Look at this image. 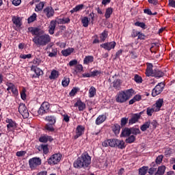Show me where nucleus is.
Here are the masks:
<instances>
[{"mask_svg":"<svg viewBox=\"0 0 175 175\" xmlns=\"http://www.w3.org/2000/svg\"><path fill=\"white\" fill-rule=\"evenodd\" d=\"M140 118V115L135 113L132 116V124H136Z\"/></svg>","mask_w":175,"mask_h":175,"instance_id":"nucleus-49","label":"nucleus"},{"mask_svg":"<svg viewBox=\"0 0 175 175\" xmlns=\"http://www.w3.org/2000/svg\"><path fill=\"white\" fill-rule=\"evenodd\" d=\"M19 58H21L22 59H29L31 58H32V55L31 54H27V55H25V54H21L19 56Z\"/></svg>","mask_w":175,"mask_h":175,"instance_id":"nucleus-54","label":"nucleus"},{"mask_svg":"<svg viewBox=\"0 0 175 175\" xmlns=\"http://www.w3.org/2000/svg\"><path fill=\"white\" fill-rule=\"evenodd\" d=\"M142 99V95L136 94L133 98H132V104L135 103V102H139V100Z\"/></svg>","mask_w":175,"mask_h":175,"instance_id":"nucleus-53","label":"nucleus"},{"mask_svg":"<svg viewBox=\"0 0 175 175\" xmlns=\"http://www.w3.org/2000/svg\"><path fill=\"white\" fill-rule=\"evenodd\" d=\"M91 165V156L84 152L73 163L75 169H87Z\"/></svg>","mask_w":175,"mask_h":175,"instance_id":"nucleus-2","label":"nucleus"},{"mask_svg":"<svg viewBox=\"0 0 175 175\" xmlns=\"http://www.w3.org/2000/svg\"><path fill=\"white\" fill-rule=\"evenodd\" d=\"M7 124V133H10V132H14L17 129V123H16L13 120L7 118L5 120Z\"/></svg>","mask_w":175,"mask_h":175,"instance_id":"nucleus-7","label":"nucleus"},{"mask_svg":"<svg viewBox=\"0 0 175 175\" xmlns=\"http://www.w3.org/2000/svg\"><path fill=\"white\" fill-rule=\"evenodd\" d=\"M6 85L8 87L7 91H11L14 96H17V95H18V90H17V88L14 84L12 83H7Z\"/></svg>","mask_w":175,"mask_h":175,"instance_id":"nucleus-11","label":"nucleus"},{"mask_svg":"<svg viewBox=\"0 0 175 175\" xmlns=\"http://www.w3.org/2000/svg\"><path fill=\"white\" fill-rule=\"evenodd\" d=\"M165 89V83L161 82L158 83L154 88L152 90V96L155 97L160 94H162V92Z\"/></svg>","mask_w":175,"mask_h":175,"instance_id":"nucleus-6","label":"nucleus"},{"mask_svg":"<svg viewBox=\"0 0 175 175\" xmlns=\"http://www.w3.org/2000/svg\"><path fill=\"white\" fill-rule=\"evenodd\" d=\"M74 106L75 107H78L79 111H83L85 109V104L81 100H78Z\"/></svg>","mask_w":175,"mask_h":175,"instance_id":"nucleus-24","label":"nucleus"},{"mask_svg":"<svg viewBox=\"0 0 175 175\" xmlns=\"http://www.w3.org/2000/svg\"><path fill=\"white\" fill-rule=\"evenodd\" d=\"M27 154V152L25 151H18L16 153V157H24V155Z\"/></svg>","mask_w":175,"mask_h":175,"instance_id":"nucleus-60","label":"nucleus"},{"mask_svg":"<svg viewBox=\"0 0 175 175\" xmlns=\"http://www.w3.org/2000/svg\"><path fill=\"white\" fill-rule=\"evenodd\" d=\"M21 98L23 100H25L27 99V94H25V90H23L21 93Z\"/></svg>","mask_w":175,"mask_h":175,"instance_id":"nucleus-59","label":"nucleus"},{"mask_svg":"<svg viewBox=\"0 0 175 175\" xmlns=\"http://www.w3.org/2000/svg\"><path fill=\"white\" fill-rule=\"evenodd\" d=\"M63 121H65V122H69L70 121V117L69 116L64 114L63 115Z\"/></svg>","mask_w":175,"mask_h":175,"instance_id":"nucleus-63","label":"nucleus"},{"mask_svg":"<svg viewBox=\"0 0 175 175\" xmlns=\"http://www.w3.org/2000/svg\"><path fill=\"white\" fill-rule=\"evenodd\" d=\"M42 165V159L39 157H33L29 160V166L31 170H36L38 166Z\"/></svg>","mask_w":175,"mask_h":175,"instance_id":"nucleus-4","label":"nucleus"},{"mask_svg":"<svg viewBox=\"0 0 175 175\" xmlns=\"http://www.w3.org/2000/svg\"><path fill=\"white\" fill-rule=\"evenodd\" d=\"M58 21L59 24H68V23H70V19H69V18H63L59 19Z\"/></svg>","mask_w":175,"mask_h":175,"instance_id":"nucleus-52","label":"nucleus"},{"mask_svg":"<svg viewBox=\"0 0 175 175\" xmlns=\"http://www.w3.org/2000/svg\"><path fill=\"white\" fill-rule=\"evenodd\" d=\"M151 76L152 77H155L156 79H161V77H163L165 76V72H163L162 70L154 69Z\"/></svg>","mask_w":175,"mask_h":175,"instance_id":"nucleus-16","label":"nucleus"},{"mask_svg":"<svg viewBox=\"0 0 175 175\" xmlns=\"http://www.w3.org/2000/svg\"><path fill=\"white\" fill-rule=\"evenodd\" d=\"M59 76V72L57 71L56 70H53L49 76V79L50 80H55V79H58Z\"/></svg>","mask_w":175,"mask_h":175,"instance_id":"nucleus-28","label":"nucleus"},{"mask_svg":"<svg viewBox=\"0 0 175 175\" xmlns=\"http://www.w3.org/2000/svg\"><path fill=\"white\" fill-rule=\"evenodd\" d=\"M165 170H166V166L165 165L159 166L158 167L157 172L154 174V175H164Z\"/></svg>","mask_w":175,"mask_h":175,"instance_id":"nucleus-29","label":"nucleus"},{"mask_svg":"<svg viewBox=\"0 0 175 175\" xmlns=\"http://www.w3.org/2000/svg\"><path fill=\"white\" fill-rule=\"evenodd\" d=\"M154 106H156L155 111H160L161 107L163 106V98H159Z\"/></svg>","mask_w":175,"mask_h":175,"instance_id":"nucleus-20","label":"nucleus"},{"mask_svg":"<svg viewBox=\"0 0 175 175\" xmlns=\"http://www.w3.org/2000/svg\"><path fill=\"white\" fill-rule=\"evenodd\" d=\"M69 83H70V79L69 77H65L62 82V85L63 87H68L69 85Z\"/></svg>","mask_w":175,"mask_h":175,"instance_id":"nucleus-45","label":"nucleus"},{"mask_svg":"<svg viewBox=\"0 0 175 175\" xmlns=\"http://www.w3.org/2000/svg\"><path fill=\"white\" fill-rule=\"evenodd\" d=\"M45 121L50 122V124H55L57 122V117L54 115L46 116L44 118Z\"/></svg>","mask_w":175,"mask_h":175,"instance_id":"nucleus-22","label":"nucleus"},{"mask_svg":"<svg viewBox=\"0 0 175 175\" xmlns=\"http://www.w3.org/2000/svg\"><path fill=\"white\" fill-rule=\"evenodd\" d=\"M83 8L84 5L79 4L77 5L75 8H74L72 10H71L70 12V13H76L77 12H80V10H83Z\"/></svg>","mask_w":175,"mask_h":175,"instance_id":"nucleus-36","label":"nucleus"},{"mask_svg":"<svg viewBox=\"0 0 175 175\" xmlns=\"http://www.w3.org/2000/svg\"><path fill=\"white\" fill-rule=\"evenodd\" d=\"M111 14H113V9L111 8H108L105 10V17L107 20L111 17Z\"/></svg>","mask_w":175,"mask_h":175,"instance_id":"nucleus-33","label":"nucleus"},{"mask_svg":"<svg viewBox=\"0 0 175 175\" xmlns=\"http://www.w3.org/2000/svg\"><path fill=\"white\" fill-rule=\"evenodd\" d=\"M75 51V49L73 48H68L67 49H64L62 51V54L64 55V57H68L72 54Z\"/></svg>","mask_w":175,"mask_h":175,"instance_id":"nucleus-26","label":"nucleus"},{"mask_svg":"<svg viewBox=\"0 0 175 175\" xmlns=\"http://www.w3.org/2000/svg\"><path fill=\"white\" fill-rule=\"evenodd\" d=\"M55 27H57V21H51L49 26V32L50 35H54V31H55Z\"/></svg>","mask_w":175,"mask_h":175,"instance_id":"nucleus-19","label":"nucleus"},{"mask_svg":"<svg viewBox=\"0 0 175 175\" xmlns=\"http://www.w3.org/2000/svg\"><path fill=\"white\" fill-rule=\"evenodd\" d=\"M49 109H50V104L48 102H44L38 109V113L42 116V114H46L49 111Z\"/></svg>","mask_w":175,"mask_h":175,"instance_id":"nucleus-10","label":"nucleus"},{"mask_svg":"<svg viewBox=\"0 0 175 175\" xmlns=\"http://www.w3.org/2000/svg\"><path fill=\"white\" fill-rule=\"evenodd\" d=\"M53 124L48 123L45 125L44 128L46 131H48L49 132H54L55 129L54 127L53 126Z\"/></svg>","mask_w":175,"mask_h":175,"instance_id":"nucleus-48","label":"nucleus"},{"mask_svg":"<svg viewBox=\"0 0 175 175\" xmlns=\"http://www.w3.org/2000/svg\"><path fill=\"white\" fill-rule=\"evenodd\" d=\"M36 17H38V16L36 15V13H33L31 16L28 18L27 19L28 24H31V23H33V21H36Z\"/></svg>","mask_w":175,"mask_h":175,"instance_id":"nucleus-46","label":"nucleus"},{"mask_svg":"<svg viewBox=\"0 0 175 175\" xmlns=\"http://www.w3.org/2000/svg\"><path fill=\"white\" fill-rule=\"evenodd\" d=\"M58 53V50L55 48H52L51 52L48 51L47 54L49 57H51V58H53V57H57V54Z\"/></svg>","mask_w":175,"mask_h":175,"instance_id":"nucleus-37","label":"nucleus"},{"mask_svg":"<svg viewBox=\"0 0 175 175\" xmlns=\"http://www.w3.org/2000/svg\"><path fill=\"white\" fill-rule=\"evenodd\" d=\"M116 42L112 41L110 42H106L104 44H100V47L105 49V50H107V51H110V50L115 49L116 47Z\"/></svg>","mask_w":175,"mask_h":175,"instance_id":"nucleus-13","label":"nucleus"},{"mask_svg":"<svg viewBox=\"0 0 175 175\" xmlns=\"http://www.w3.org/2000/svg\"><path fill=\"white\" fill-rule=\"evenodd\" d=\"M12 22L18 28H20V27H21V21L20 19V17L13 16Z\"/></svg>","mask_w":175,"mask_h":175,"instance_id":"nucleus-30","label":"nucleus"},{"mask_svg":"<svg viewBox=\"0 0 175 175\" xmlns=\"http://www.w3.org/2000/svg\"><path fill=\"white\" fill-rule=\"evenodd\" d=\"M81 23L83 24V27L87 28V27H88V25L90 24V19H88V17L85 16L81 19Z\"/></svg>","mask_w":175,"mask_h":175,"instance_id":"nucleus-42","label":"nucleus"},{"mask_svg":"<svg viewBox=\"0 0 175 175\" xmlns=\"http://www.w3.org/2000/svg\"><path fill=\"white\" fill-rule=\"evenodd\" d=\"M128 123V118H122L120 120L121 126H125Z\"/></svg>","mask_w":175,"mask_h":175,"instance_id":"nucleus-57","label":"nucleus"},{"mask_svg":"<svg viewBox=\"0 0 175 175\" xmlns=\"http://www.w3.org/2000/svg\"><path fill=\"white\" fill-rule=\"evenodd\" d=\"M77 94V88H74L70 92V96H74V95H76Z\"/></svg>","mask_w":175,"mask_h":175,"instance_id":"nucleus-61","label":"nucleus"},{"mask_svg":"<svg viewBox=\"0 0 175 175\" xmlns=\"http://www.w3.org/2000/svg\"><path fill=\"white\" fill-rule=\"evenodd\" d=\"M169 2V6H170L171 8H175V1L174 0H168Z\"/></svg>","mask_w":175,"mask_h":175,"instance_id":"nucleus-64","label":"nucleus"},{"mask_svg":"<svg viewBox=\"0 0 175 175\" xmlns=\"http://www.w3.org/2000/svg\"><path fill=\"white\" fill-rule=\"evenodd\" d=\"M133 79L135 81V83H137V84H142V83H143V78H142V77L137 74L134 75Z\"/></svg>","mask_w":175,"mask_h":175,"instance_id":"nucleus-43","label":"nucleus"},{"mask_svg":"<svg viewBox=\"0 0 175 175\" xmlns=\"http://www.w3.org/2000/svg\"><path fill=\"white\" fill-rule=\"evenodd\" d=\"M85 130V128H84L83 126H81V125L77 126L75 131L76 135L75 136V139H79V137H80V136H81L83 133H84Z\"/></svg>","mask_w":175,"mask_h":175,"instance_id":"nucleus-14","label":"nucleus"},{"mask_svg":"<svg viewBox=\"0 0 175 175\" xmlns=\"http://www.w3.org/2000/svg\"><path fill=\"white\" fill-rule=\"evenodd\" d=\"M21 3V0H13L12 1V5H14V6H18Z\"/></svg>","mask_w":175,"mask_h":175,"instance_id":"nucleus-62","label":"nucleus"},{"mask_svg":"<svg viewBox=\"0 0 175 175\" xmlns=\"http://www.w3.org/2000/svg\"><path fill=\"white\" fill-rule=\"evenodd\" d=\"M152 167H150V169H148V173L150 175H153L154 173H155L157 172V168H155V166H157V164H155V163H152Z\"/></svg>","mask_w":175,"mask_h":175,"instance_id":"nucleus-39","label":"nucleus"},{"mask_svg":"<svg viewBox=\"0 0 175 175\" xmlns=\"http://www.w3.org/2000/svg\"><path fill=\"white\" fill-rule=\"evenodd\" d=\"M43 8H44V1L40 2L36 7V12H40L43 10Z\"/></svg>","mask_w":175,"mask_h":175,"instance_id":"nucleus-40","label":"nucleus"},{"mask_svg":"<svg viewBox=\"0 0 175 175\" xmlns=\"http://www.w3.org/2000/svg\"><path fill=\"white\" fill-rule=\"evenodd\" d=\"M162 161H163V154H160L156 158L155 165H161V163H162Z\"/></svg>","mask_w":175,"mask_h":175,"instance_id":"nucleus-50","label":"nucleus"},{"mask_svg":"<svg viewBox=\"0 0 175 175\" xmlns=\"http://www.w3.org/2000/svg\"><path fill=\"white\" fill-rule=\"evenodd\" d=\"M39 142L40 143H47L48 142H53V138L51 136L43 135L39 138Z\"/></svg>","mask_w":175,"mask_h":175,"instance_id":"nucleus-23","label":"nucleus"},{"mask_svg":"<svg viewBox=\"0 0 175 175\" xmlns=\"http://www.w3.org/2000/svg\"><path fill=\"white\" fill-rule=\"evenodd\" d=\"M40 148L42 150L44 154H49V146L46 144H41Z\"/></svg>","mask_w":175,"mask_h":175,"instance_id":"nucleus-47","label":"nucleus"},{"mask_svg":"<svg viewBox=\"0 0 175 175\" xmlns=\"http://www.w3.org/2000/svg\"><path fill=\"white\" fill-rule=\"evenodd\" d=\"M94 61V56L92 55H88L85 56L83 59V64L84 65H90Z\"/></svg>","mask_w":175,"mask_h":175,"instance_id":"nucleus-27","label":"nucleus"},{"mask_svg":"<svg viewBox=\"0 0 175 175\" xmlns=\"http://www.w3.org/2000/svg\"><path fill=\"white\" fill-rule=\"evenodd\" d=\"M31 70H34L36 76H38V77L42 76V75H43V71L40 68H39L38 67L32 66L31 67Z\"/></svg>","mask_w":175,"mask_h":175,"instance_id":"nucleus-38","label":"nucleus"},{"mask_svg":"<svg viewBox=\"0 0 175 175\" xmlns=\"http://www.w3.org/2000/svg\"><path fill=\"white\" fill-rule=\"evenodd\" d=\"M133 33L134 38H136V36H137L138 40H146V38H147V36L144 35V33L140 31L133 30Z\"/></svg>","mask_w":175,"mask_h":175,"instance_id":"nucleus-18","label":"nucleus"},{"mask_svg":"<svg viewBox=\"0 0 175 175\" xmlns=\"http://www.w3.org/2000/svg\"><path fill=\"white\" fill-rule=\"evenodd\" d=\"M154 111H155L154 108L148 107L146 109V113H147V116H148L149 117H151L152 116V113H154Z\"/></svg>","mask_w":175,"mask_h":175,"instance_id":"nucleus-55","label":"nucleus"},{"mask_svg":"<svg viewBox=\"0 0 175 175\" xmlns=\"http://www.w3.org/2000/svg\"><path fill=\"white\" fill-rule=\"evenodd\" d=\"M142 132L139 128L133 127L132 128V134L133 135H140Z\"/></svg>","mask_w":175,"mask_h":175,"instance_id":"nucleus-56","label":"nucleus"},{"mask_svg":"<svg viewBox=\"0 0 175 175\" xmlns=\"http://www.w3.org/2000/svg\"><path fill=\"white\" fill-rule=\"evenodd\" d=\"M112 131L115 135H118V133H120V131H121V126H120V124H115L112 126Z\"/></svg>","mask_w":175,"mask_h":175,"instance_id":"nucleus-34","label":"nucleus"},{"mask_svg":"<svg viewBox=\"0 0 175 175\" xmlns=\"http://www.w3.org/2000/svg\"><path fill=\"white\" fill-rule=\"evenodd\" d=\"M150 125H151V122L150 120L145 122V123L140 127L141 131H142V132H146V131L150 128Z\"/></svg>","mask_w":175,"mask_h":175,"instance_id":"nucleus-31","label":"nucleus"},{"mask_svg":"<svg viewBox=\"0 0 175 175\" xmlns=\"http://www.w3.org/2000/svg\"><path fill=\"white\" fill-rule=\"evenodd\" d=\"M134 25L135 27H139L140 28H142V29H147V25L143 22L137 21L134 23Z\"/></svg>","mask_w":175,"mask_h":175,"instance_id":"nucleus-44","label":"nucleus"},{"mask_svg":"<svg viewBox=\"0 0 175 175\" xmlns=\"http://www.w3.org/2000/svg\"><path fill=\"white\" fill-rule=\"evenodd\" d=\"M95 95H96V89L95 88V87L92 86L89 89V98H94Z\"/></svg>","mask_w":175,"mask_h":175,"instance_id":"nucleus-35","label":"nucleus"},{"mask_svg":"<svg viewBox=\"0 0 175 175\" xmlns=\"http://www.w3.org/2000/svg\"><path fill=\"white\" fill-rule=\"evenodd\" d=\"M131 133H132V130H131V129L125 128L122 131L120 136L121 137H128L131 135Z\"/></svg>","mask_w":175,"mask_h":175,"instance_id":"nucleus-25","label":"nucleus"},{"mask_svg":"<svg viewBox=\"0 0 175 175\" xmlns=\"http://www.w3.org/2000/svg\"><path fill=\"white\" fill-rule=\"evenodd\" d=\"M106 115L98 116V117L96 119V125H100V124H103V122L106 121Z\"/></svg>","mask_w":175,"mask_h":175,"instance_id":"nucleus-21","label":"nucleus"},{"mask_svg":"<svg viewBox=\"0 0 175 175\" xmlns=\"http://www.w3.org/2000/svg\"><path fill=\"white\" fill-rule=\"evenodd\" d=\"M75 73H81V72H83V65L77 64V66H75Z\"/></svg>","mask_w":175,"mask_h":175,"instance_id":"nucleus-51","label":"nucleus"},{"mask_svg":"<svg viewBox=\"0 0 175 175\" xmlns=\"http://www.w3.org/2000/svg\"><path fill=\"white\" fill-rule=\"evenodd\" d=\"M18 112L23 118H28L29 117V112L28 111V109L25 106V104L21 103L18 107Z\"/></svg>","mask_w":175,"mask_h":175,"instance_id":"nucleus-9","label":"nucleus"},{"mask_svg":"<svg viewBox=\"0 0 175 175\" xmlns=\"http://www.w3.org/2000/svg\"><path fill=\"white\" fill-rule=\"evenodd\" d=\"M62 158V154L60 153L54 154L48 159V163L49 165H57V163H59Z\"/></svg>","mask_w":175,"mask_h":175,"instance_id":"nucleus-8","label":"nucleus"},{"mask_svg":"<svg viewBox=\"0 0 175 175\" xmlns=\"http://www.w3.org/2000/svg\"><path fill=\"white\" fill-rule=\"evenodd\" d=\"M146 66H147V68H146V70L145 72V75L148 77H150L152 76V73H154V70L152 69V68H154V66L151 63H147Z\"/></svg>","mask_w":175,"mask_h":175,"instance_id":"nucleus-15","label":"nucleus"},{"mask_svg":"<svg viewBox=\"0 0 175 175\" xmlns=\"http://www.w3.org/2000/svg\"><path fill=\"white\" fill-rule=\"evenodd\" d=\"M109 147H118V148H125V142L118 139H109Z\"/></svg>","mask_w":175,"mask_h":175,"instance_id":"nucleus-5","label":"nucleus"},{"mask_svg":"<svg viewBox=\"0 0 175 175\" xmlns=\"http://www.w3.org/2000/svg\"><path fill=\"white\" fill-rule=\"evenodd\" d=\"M109 33L107 31H104L103 33H101L100 36V42H105L106 39L107 38Z\"/></svg>","mask_w":175,"mask_h":175,"instance_id":"nucleus-41","label":"nucleus"},{"mask_svg":"<svg viewBox=\"0 0 175 175\" xmlns=\"http://www.w3.org/2000/svg\"><path fill=\"white\" fill-rule=\"evenodd\" d=\"M148 172V166H143L139 169V175H146Z\"/></svg>","mask_w":175,"mask_h":175,"instance_id":"nucleus-32","label":"nucleus"},{"mask_svg":"<svg viewBox=\"0 0 175 175\" xmlns=\"http://www.w3.org/2000/svg\"><path fill=\"white\" fill-rule=\"evenodd\" d=\"M69 66H77V59H73L70 61L68 63Z\"/></svg>","mask_w":175,"mask_h":175,"instance_id":"nucleus-58","label":"nucleus"},{"mask_svg":"<svg viewBox=\"0 0 175 175\" xmlns=\"http://www.w3.org/2000/svg\"><path fill=\"white\" fill-rule=\"evenodd\" d=\"M43 13L44 16L47 17V18H51V17L54 16L55 12L54 9H53V7L48 6L43 10Z\"/></svg>","mask_w":175,"mask_h":175,"instance_id":"nucleus-12","label":"nucleus"},{"mask_svg":"<svg viewBox=\"0 0 175 175\" xmlns=\"http://www.w3.org/2000/svg\"><path fill=\"white\" fill-rule=\"evenodd\" d=\"M111 84L112 87L115 88V90L120 91V90H121V85H122V81L120 79H115Z\"/></svg>","mask_w":175,"mask_h":175,"instance_id":"nucleus-17","label":"nucleus"},{"mask_svg":"<svg viewBox=\"0 0 175 175\" xmlns=\"http://www.w3.org/2000/svg\"><path fill=\"white\" fill-rule=\"evenodd\" d=\"M131 96H132V89L120 91L117 94L116 100L118 103H124L131 99Z\"/></svg>","mask_w":175,"mask_h":175,"instance_id":"nucleus-3","label":"nucleus"},{"mask_svg":"<svg viewBox=\"0 0 175 175\" xmlns=\"http://www.w3.org/2000/svg\"><path fill=\"white\" fill-rule=\"evenodd\" d=\"M29 32H31L33 35V42L38 46V47H44L47 46L51 42V37L50 35L45 33L44 31H42L38 27H29Z\"/></svg>","mask_w":175,"mask_h":175,"instance_id":"nucleus-1","label":"nucleus"}]
</instances>
